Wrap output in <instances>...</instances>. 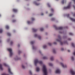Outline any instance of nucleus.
<instances>
[{
  "mask_svg": "<svg viewBox=\"0 0 75 75\" xmlns=\"http://www.w3.org/2000/svg\"><path fill=\"white\" fill-rule=\"evenodd\" d=\"M61 50L62 51H64V49L63 48H62Z\"/></svg>",
  "mask_w": 75,
  "mask_h": 75,
  "instance_id": "47",
  "label": "nucleus"
},
{
  "mask_svg": "<svg viewBox=\"0 0 75 75\" xmlns=\"http://www.w3.org/2000/svg\"><path fill=\"white\" fill-rule=\"evenodd\" d=\"M67 17H69V14H68L67 15Z\"/></svg>",
  "mask_w": 75,
  "mask_h": 75,
  "instance_id": "45",
  "label": "nucleus"
},
{
  "mask_svg": "<svg viewBox=\"0 0 75 75\" xmlns=\"http://www.w3.org/2000/svg\"><path fill=\"white\" fill-rule=\"evenodd\" d=\"M73 0V1H74V4H75V0Z\"/></svg>",
  "mask_w": 75,
  "mask_h": 75,
  "instance_id": "52",
  "label": "nucleus"
},
{
  "mask_svg": "<svg viewBox=\"0 0 75 75\" xmlns=\"http://www.w3.org/2000/svg\"><path fill=\"white\" fill-rule=\"evenodd\" d=\"M47 5L49 7H51V6H50V4H49V3H48L47 4Z\"/></svg>",
  "mask_w": 75,
  "mask_h": 75,
  "instance_id": "31",
  "label": "nucleus"
},
{
  "mask_svg": "<svg viewBox=\"0 0 75 75\" xmlns=\"http://www.w3.org/2000/svg\"><path fill=\"white\" fill-rule=\"evenodd\" d=\"M65 3V0H62V4H64V3Z\"/></svg>",
  "mask_w": 75,
  "mask_h": 75,
  "instance_id": "18",
  "label": "nucleus"
},
{
  "mask_svg": "<svg viewBox=\"0 0 75 75\" xmlns=\"http://www.w3.org/2000/svg\"><path fill=\"white\" fill-rule=\"evenodd\" d=\"M18 52L19 54H21V51H20V50H18Z\"/></svg>",
  "mask_w": 75,
  "mask_h": 75,
  "instance_id": "36",
  "label": "nucleus"
},
{
  "mask_svg": "<svg viewBox=\"0 0 75 75\" xmlns=\"http://www.w3.org/2000/svg\"><path fill=\"white\" fill-rule=\"evenodd\" d=\"M53 52L54 54H55V53H56V51H55V49H54L53 50Z\"/></svg>",
  "mask_w": 75,
  "mask_h": 75,
  "instance_id": "24",
  "label": "nucleus"
},
{
  "mask_svg": "<svg viewBox=\"0 0 75 75\" xmlns=\"http://www.w3.org/2000/svg\"><path fill=\"white\" fill-rule=\"evenodd\" d=\"M10 41V39H8V41Z\"/></svg>",
  "mask_w": 75,
  "mask_h": 75,
  "instance_id": "56",
  "label": "nucleus"
},
{
  "mask_svg": "<svg viewBox=\"0 0 75 75\" xmlns=\"http://www.w3.org/2000/svg\"><path fill=\"white\" fill-rule=\"evenodd\" d=\"M46 35H47V33H46Z\"/></svg>",
  "mask_w": 75,
  "mask_h": 75,
  "instance_id": "61",
  "label": "nucleus"
},
{
  "mask_svg": "<svg viewBox=\"0 0 75 75\" xmlns=\"http://www.w3.org/2000/svg\"><path fill=\"white\" fill-rule=\"evenodd\" d=\"M40 31H42L44 30V28H40Z\"/></svg>",
  "mask_w": 75,
  "mask_h": 75,
  "instance_id": "23",
  "label": "nucleus"
},
{
  "mask_svg": "<svg viewBox=\"0 0 75 75\" xmlns=\"http://www.w3.org/2000/svg\"><path fill=\"white\" fill-rule=\"evenodd\" d=\"M50 60L51 61H53V60H54V58L53 57H52L50 58Z\"/></svg>",
  "mask_w": 75,
  "mask_h": 75,
  "instance_id": "21",
  "label": "nucleus"
},
{
  "mask_svg": "<svg viewBox=\"0 0 75 75\" xmlns=\"http://www.w3.org/2000/svg\"><path fill=\"white\" fill-rule=\"evenodd\" d=\"M43 15H44V13H42L41 14V16H43Z\"/></svg>",
  "mask_w": 75,
  "mask_h": 75,
  "instance_id": "50",
  "label": "nucleus"
},
{
  "mask_svg": "<svg viewBox=\"0 0 75 75\" xmlns=\"http://www.w3.org/2000/svg\"><path fill=\"white\" fill-rule=\"evenodd\" d=\"M33 49H34V46H33Z\"/></svg>",
  "mask_w": 75,
  "mask_h": 75,
  "instance_id": "55",
  "label": "nucleus"
},
{
  "mask_svg": "<svg viewBox=\"0 0 75 75\" xmlns=\"http://www.w3.org/2000/svg\"><path fill=\"white\" fill-rule=\"evenodd\" d=\"M60 65H62V67H63V68H65V65H64L63 63H60Z\"/></svg>",
  "mask_w": 75,
  "mask_h": 75,
  "instance_id": "12",
  "label": "nucleus"
},
{
  "mask_svg": "<svg viewBox=\"0 0 75 75\" xmlns=\"http://www.w3.org/2000/svg\"><path fill=\"white\" fill-rule=\"evenodd\" d=\"M69 34L70 35H73V34H72V33H69Z\"/></svg>",
  "mask_w": 75,
  "mask_h": 75,
  "instance_id": "38",
  "label": "nucleus"
},
{
  "mask_svg": "<svg viewBox=\"0 0 75 75\" xmlns=\"http://www.w3.org/2000/svg\"><path fill=\"white\" fill-rule=\"evenodd\" d=\"M18 47H20V45L18 44Z\"/></svg>",
  "mask_w": 75,
  "mask_h": 75,
  "instance_id": "53",
  "label": "nucleus"
},
{
  "mask_svg": "<svg viewBox=\"0 0 75 75\" xmlns=\"http://www.w3.org/2000/svg\"><path fill=\"white\" fill-rule=\"evenodd\" d=\"M13 12H14V13H17V10L16 9H13Z\"/></svg>",
  "mask_w": 75,
  "mask_h": 75,
  "instance_id": "10",
  "label": "nucleus"
},
{
  "mask_svg": "<svg viewBox=\"0 0 75 75\" xmlns=\"http://www.w3.org/2000/svg\"><path fill=\"white\" fill-rule=\"evenodd\" d=\"M71 45H72V46L73 47H74V44L73 43H71Z\"/></svg>",
  "mask_w": 75,
  "mask_h": 75,
  "instance_id": "33",
  "label": "nucleus"
},
{
  "mask_svg": "<svg viewBox=\"0 0 75 75\" xmlns=\"http://www.w3.org/2000/svg\"><path fill=\"white\" fill-rule=\"evenodd\" d=\"M27 23L28 24H30L31 23V22H30V21H28Z\"/></svg>",
  "mask_w": 75,
  "mask_h": 75,
  "instance_id": "25",
  "label": "nucleus"
},
{
  "mask_svg": "<svg viewBox=\"0 0 75 75\" xmlns=\"http://www.w3.org/2000/svg\"><path fill=\"white\" fill-rule=\"evenodd\" d=\"M71 59L72 61H74V57H71Z\"/></svg>",
  "mask_w": 75,
  "mask_h": 75,
  "instance_id": "35",
  "label": "nucleus"
},
{
  "mask_svg": "<svg viewBox=\"0 0 75 75\" xmlns=\"http://www.w3.org/2000/svg\"><path fill=\"white\" fill-rule=\"evenodd\" d=\"M39 63L40 64H42V62L41 61H39L37 59H36L34 61L35 65V66H37V64Z\"/></svg>",
  "mask_w": 75,
  "mask_h": 75,
  "instance_id": "1",
  "label": "nucleus"
},
{
  "mask_svg": "<svg viewBox=\"0 0 75 75\" xmlns=\"http://www.w3.org/2000/svg\"><path fill=\"white\" fill-rule=\"evenodd\" d=\"M36 70L37 72H38L40 71V68L39 67H37L36 68Z\"/></svg>",
  "mask_w": 75,
  "mask_h": 75,
  "instance_id": "15",
  "label": "nucleus"
},
{
  "mask_svg": "<svg viewBox=\"0 0 75 75\" xmlns=\"http://www.w3.org/2000/svg\"><path fill=\"white\" fill-rule=\"evenodd\" d=\"M31 19L32 21H34V20H35V19L33 18H32Z\"/></svg>",
  "mask_w": 75,
  "mask_h": 75,
  "instance_id": "34",
  "label": "nucleus"
},
{
  "mask_svg": "<svg viewBox=\"0 0 75 75\" xmlns=\"http://www.w3.org/2000/svg\"><path fill=\"white\" fill-rule=\"evenodd\" d=\"M46 47H47V46H46V45H44L43 46V48H46Z\"/></svg>",
  "mask_w": 75,
  "mask_h": 75,
  "instance_id": "30",
  "label": "nucleus"
},
{
  "mask_svg": "<svg viewBox=\"0 0 75 75\" xmlns=\"http://www.w3.org/2000/svg\"><path fill=\"white\" fill-rule=\"evenodd\" d=\"M4 66H5V67H8V65L6 64V63H4Z\"/></svg>",
  "mask_w": 75,
  "mask_h": 75,
  "instance_id": "16",
  "label": "nucleus"
},
{
  "mask_svg": "<svg viewBox=\"0 0 75 75\" xmlns=\"http://www.w3.org/2000/svg\"><path fill=\"white\" fill-rule=\"evenodd\" d=\"M68 52H70V50H68Z\"/></svg>",
  "mask_w": 75,
  "mask_h": 75,
  "instance_id": "59",
  "label": "nucleus"
},
{
  "mask_svg": "<svg viewBox=\"0 0 75 75\" xmlns=\"http://www.w3.org/2000/svg\"><path fill=\"white\" fill-rule=\"evenodd\" d=\"M40 0H37V1H40Z\"/></svg>",
  "mask_w": 75,
  "mask_h": 75,
  "instance_id": "62",
  "label": "nucleus"
},
{
  "mask_svg": "<svg viewBox=\"0 0 75 75\" xmlns=\"http://www.w3.org/2000/svg\"><path fill=\"white\" fill-rule=\"evenodd\" d=\"M39 53H40V54H41V51H39Z\"/></svg>",
  "mask_w": 75,
  "mask_h": 75,
  "instance_id": "51",
  "label": "nucleus"
},
{
  "mask_svg": "<svg viewBox=\"0 0 75 75\" xmlns=\"http://www.w3.org/2000/svg\"><path fill=\"white\" fill-rule=\"evenodd\" d=\"M12 44H13V42L11 41V45H12Z\"/></svg>",
  "mask_w": 75,
  "mask_h": 75,
  "instance_id": "46",
  "label": "nucleus"
},
{
  "mask_svg": "<svg viewBox=\"0 0 75 75\" xmlns=\"http://www.w3.org/2000/svg\"><path fill=\"white\" fill-rule=\"evenodd\" d=\"M55 72L56 74H60L61 73V71L59 69H58Z\"/></svg>",
  "mask_w": 75,
  "mask_h": 75,
  "instance_id": "7",
  "label": "nucleus"
},
{
  "mask_svg": "<svg viewBox=\"0 0 75 75\" xmlns=\"http://www.w3.org/2000/svg\"><path fill=\"white\" fill-rule=\"evenodd\" d=\"M1 75H9L8 74H6V73H3Z\"/></svg>",
  "mask_w": 75,
  "mask_h": 75,
  "instance_id": "37",
  "label": "nucleus"
},
{
  "mask_svg": "<svg viewBox=\"0 0 75 75\" xmlns=\"http://www.w3.org/2000/svg\"><path fill=\"white\" fill-rule=\"evenodd\" d=\"M14 17V15H13L12 16V17Z\"/></svg>",
  "mask_w": 75,
  "mask_h": 75,
  "instance_id": "57",
  "label": "nucleus"
},
{
  "mask_svg": "<svg viewBox=\"0 0 75 75\" xmlns=\"http://www.w3.org/2000/svg\"><path fill=\"white\" fill-rule=\"evenodd\" d=\"M0 69H1V70H3V67H2V65L1 64H0Z\"/></svg>",
  "mask_w": 75,
  "mask_h": 75,
  "instance_id": "11",
  "label": "nucleus"
},
{
  "mask_svg": "<svg viewBox=\"0 0 75 75\" xmlns=\"http://www.w3.org/2000/svg\"><path fill=\"white\" fill-rule=\"evenodd\" d=\"M34 4H35V5H36V6H38V5H39L40 4L37 3V2H36V1L34 2Z\"/></svg>",
  "mask_w": 75,
  "mask_h": 75,
  "instance_id": "13",
  "label": "nucleus"
},
{
  "mask_svg": "<svg viewBox=\"0 0 75 75\" xmlns=\"http://www.w3.org/2000/svg\"><path fill=\"white\" fill-rule=\"evenodd\" d=\"M51 20V21H54V20H55V18H52Z\"/></svg>",
  "mask_w": 75,
  "mask_h": 75,
  "instance_id": "27",
  "label": "nucleus"
},
{
  "mask_svg": "<svg viewBox=\"0 0 75 75\" xmlns=\"http://www.w3.org/2000/svg\"><path fill=\"white\" fill-rule=\"evenodd\" d=\"M48 44L49 45H50V46H51L52 45V44L50 43H48Z\"/></svg>",
  "mask_w": 75,
  "mask_h": 75,
  "instance_id": "26",
  "label": "nucleus"
},
{
  "mask_svg": "<svg viewBox=\"0 0 75 75\" xmlns=\"http://www.w3.org/2000/svg\"><path fill=\"white\" fill-rule=\"evenodd\" d=\"M53 26L55 28V30H62V29L63 28V27H62L57 28L55 25H54Z\"/></svg>",
  "mask_w": 75,
  "mask_h": 75,
  "instance_id": "3",
  "label": "nucleus"
},
{
  "mask_svg": "<svg viewBox=\"0 0 75 75\" xmlns=\"http://www.w3.org/2000/svg\"><path fill=\"white\" fill-rule=\"evenodd\" d=\"M46 14H47V13H48V12L47 11L46 12Z\"/></svg>",
  "mask_w": 75,
  "mask_h": 75,
  "instance_id": "60",
  "label": "nucleus"
},
{
  "mask_svg": "<svg viewBox=\"0 0 75 75\" xmlns=\"http://www.w3.org/2000/svg\"><path fill=\"white\" fill-rule=\"evenodd\" d=\"M34 42V41H31L30 42V44H33Z\"/></svg>",
  "mask_w": 75,
  "mask_h": 75,
  "instance_id": "28",
  "label": "nucleus"
},
{
  "mask_svg": "<svg viewBox=\"0 0 75 75\" xmlns=\"http://www.w3.org/2000/svg\"><path fill=\"white\" fill-rule=\"evenodd\" d=\"M3 32V29H0V33H2Z\"/></svg>",
  "mask_w": 75,
  "mask_h": 75,
  "instance_id": "20",
  "label": "nucleus"
},
{
  "mask_svg": "<svg viewBox=\"0 0 75 75\" xmlns=\"http://www.w3.org/2000/svg\"><path fill=\"white\" fill-rule=\"evenodd\" d=\"M49 66H53V64L52 63H49Z\"/></svg>",
  "mask_w": 75,
  "mask_h": 75,
  "instance_id": "17",
  "label": "nucleus"
},
{
  "mask_svg": "<svg viewBox=\"0 0 75 75\" xmlns=\"http://www.w3.org/2000/svg\"><path fill=\"white\" fill-rule=\"evenodd\" d=\"M34 37H38L39 40H41V36H40L36 34H35Z\"/></svg>",
  "mask_w": 75,
  "mask_h": 75,
  "instance_id": "5",
  "label": "nucleus"
},
{
  "mask_svg": "<svg viewBox=\"0 0 75 75\" xmlns=\"http://www.w3.org/2000/svg\"><path fill=\"white\" fill-rule=\"evenodd\" d=\"M59 39H57L56 41H58V42H59L60 43L61 45H63V43L61 42V36H58Z\"/></svg>",
  "mask_w": 75,
  "mask_h": 75,
  "instance_id": "2",
  "label": "nucleus"
},
{
  "mask_svg": "<svg viewBox=\"0 0 75 75\" xmlns=\"http://www.w3.org/2000/svg\"><path fill=\"white\" fill-rule=\"evenodd\" d=\"M68 40H71V38H69L68 39Z\"/></svg>",
  "mask_w": 75,
  "mask_h": 75,
  "instance_id": "49",
  "label": "nucleus"
},
{
  "mask_svg": "<svg viewBox=\"0 0 75 75\" xmlns=\"http://www.w3.org/2000/svg\"><path fill=\"white\" fill-rule=\"evenodd\" d=\"M51 11H52V12H53L54 11V9L52 8H51Z\"/></svg>",
  "mask_w": 75,
  "mask_h": 75,
  "instance_id": "42",
  "label": "nucleus"
},
{
  "mask_svg": "<svg viewBox=\"0 0 75 75\" xmlns=\"http://www.w3.org/2000/svg\"><path fill=\"white\" fill-rule=\"evenodd\" d=\"M8 35V36H11V34H10V33H7Z\"/></svg>",
  "mask_w": 75,
  "mask_h": 75,
  "instance_id": "22",
  "label": "nucleus"
},
{
  "mask_svg": "<svg viewBox=\"0 0 75 75\" xmlns=\"http://www.w3.org/2000/svg\"><path fill=\"white\" fill-rule=\"evenodd\" d=\"M15 61H17V60H18V59H19L17 58H16L15 59Z\"/></svg>",
  "mask_w": 75,
  "mask_h": 75,
  "instance_id": "41",
  "label": "nucleus"
},
{
  "mask_svg": "<svg viewBox=\"0 0 75 75\" xmlns=\"http://www.w3.org/2000/svg\"><path fill=\"white\" fill-rule=\"evenodd\" d=\"M8 71L9 73L10 74H11V75H13V73L11 71V70L10 69V68H8Z\"/></svg>",
  "mask_w": 75,
  "mask_h": 75,
  "instance_id": "8",
  "label": "nucleus"
},
{
  "mask_svg": "<svg viewBox=\"0 0 75 75\" xmlns=\"http://www.w3.org/2000/svg\"><path fill=\"white\" fill-rule=\"evenodd\" d=\"M8 50L9 51L10 54V56L11 57L12 55H13V52H12V49L10 48L8 49Z\"/></svg>",
  "mask_w": 75,
  "mask_h": 75,
  "instance_id": "4",
  "label": "nucleus"
},
{
  "mask_svg": "<svg viewBox=\"0 0 75 75\" xmlns=\"http://www.w3.org/2000/svg\"><path fill=\"white\" fill-rule=\"evenodd\" d=\"M29 73L30 75H32V72H31V71H29Z\"/></svg>",
  "mask_w": 75,
  "mask_h": 75,
  "instance_id": "39",
  "label": "nucleus"
},
{
  "mask_svg": "<svg viewBox=\"0 0 75 75\" xmlns=\"http://www.w3.org/2000/svg\"><path fill=\"white\" fill-rule=\"evenodd\" d=\"M70 72L71 73V74L72 75H75V73L74 72V71H73V70L72 69H71L70 70Z\"/></svg>",
  "mask_w": 75,
  "mask_h": 75,
  "instance_id": "9",
  "label": "nucleus"
},
{
  "mask_svg": "<svg viewBox=\"0 0 75 75\" xmlns=\"http://www.w3.org/2000/svg\"><path fill=\"white\" fill-rule=\"evenodd\" d=\"M32 30L33 32H36L37 31V29H35L34 28H33Z\"/></svg>",
  "mask_w": 75,
  "mask_h": 75,
  "instance_id": "14",
  "label": "nucleus"
},
{
  "mask_svg": "<svg viewBox=\"0 0 75 75\" xmlns=\"http://www.w3.org/2000/svg\"><path fill=\"white\" fill-rule=\"evenodd\" d=\"M22 67L23 69H24L25 68V67H24L23 65H22Z\"/></svg>",
  "mask_w": 75,
  "mask_h": 75,
  "instance_id": "40",
  "label": "nucleus"
},
{
  "mask_svg": "<svg viewBox=\"0 0 75 75\" xmlns=\"http://www.w3.org/2000/svg\"><path fill=\"white\" fill-rule=\"evenodd\" d=\"M6 29H8L9 28V26L7 25H6Z\"/></svg>",
  "mask_w": 75,
  "mask_h": 75,
  "instance_id": "19",
  "label": "nucleus"
},
{
  "mask_svg": "<svg viewBox=\"0 0 75 75\" xmlns=\"http://www.w3.org/2000/svg\"><path fill=\"white\" fill-rule=\"evenodd\" d=\"M53 14H50L49 15V16L50 17H51V16H53Z\"/></svg>",
  "mask_w": 75,
  "mask_h": 75,
  "instance_id": "43",
  "label": "nucleus"
},
{
  "mask_svg": "<svg viewBox=\"0 0 75 75\" xmlns=\"http://www.w3.org/2000/svg\"><path fill=\"white\" fill-rule=\"evenodd\" d=\"M43 59H47V57H44L43 58Z\"/></svg>",
  "mask_w": 75,
  "mask_h": 75,
  "instance_id": "32",
  "label": "nucleus"
},
{
  "mask_svg": "<svg viewBox=\"0 0 75 75\" xmlns=\"http://www.w3.org/2000/svg\"><path fill=\"white\" fill-rule=\"evenodd\" d=\"M54 45L57 44V42H55L54 43Z\"/></svg>",
  "mask_w": 75,
  "mask_h": 75,
  "instance_id": "48",
  "label": "nucleus"
},
{
  "mask_svg": "<svg viewBox=\"0 0 75 75\" xmlns=\"http://www.w3.org/2000/svg\"><path fill=\"white\" fill-rule=\"evenodd\" d=\"M0 17H1V15L0 14Z\"/></svg>",
  "mask_w": 75,
  "mask_h": 75,
  "instance_id": "64",
  "label": "nucleus"
},
{
  "mask_svg": "<svg viewBox=\"0 0 75 75\" xmlns=\"http://www.w3.org/2000/svg\"><path fill=\"white\" fill-rule=\"evenodd\" d=\"M63 10H65L66 9V7L65 6L63 8Z\"/></svg>",
  "mask_w": 75,
  "mask_h": 75,
  "instance_id": "44",
  "label": "nucleus"
},
{
  "mask_svg": "<svg viewBox=\"0 0 75 75\" xmlns=\"http://www.w3.org/2000/svg\"><path fill=\"white\" fill-rule=\"evenodd\" d=\"M1 42V40H0V42Z\"/></svg>",
  "mask_w": 75,
  "mask_h": 75,
  "instance_id": "63",
  "label": "nucleus"
},
{
  "mask_svg": "<svg viewBox=\"0 0 75 75\" xmlns=\"http://www.w3.org/2000/svg\"><path fill=\"white\" fill-rule=\"evenodd\" d=\"M16 20H12V22L13 23H15V22H16Z\"/></svg>",
  "mask_w": 75,
  "mask_h": 75,
  "instance_id": "29",
  "label": "nucleus"
},
{
  "mask_svg": "<svg viewBox=\"0 0 75 75\" xmlns=\"http://www.w3.org/2000/svg\"><path fill=\"white\" fill-rule=\"evenodd\" d=\"M66 44H68V42H66Z\"/></svg>",
  "mask_w": 75,
  "mask_h": 75,
  "instance_id": "58",
  "label": "nucleus"
},
{
  "mask_svg": "<svg viewBox=\"0 0 75 75\" xmlns=\"http://www.w3.org/2000/svg\"><path fill=\"white\" fill-rule=\"evenodd\" d=\"M71 2L69 4L68 6L66 7V9H69L70 8V7H71Z\"/></svg>",
  "mask_w": 75,
  "mask_h": 75,
  "instance_id": "6",
  "label": "nucleus"
},
{
  "mask_svg": "<svg viewBox=\"0 0 75 75\" xmlns=\"http://www.w3.org/2000/svg\"><path fill=\"white\" fill-rule=\"evenodd\" d=\"M73 7H74V10H75V6L74 5L73 6Z\"/></svg>",
  "mask_w": 75,
  "mask_h": 75,
  "instance_id": "54",
  "label": "nucleus"
}]
</instances>
